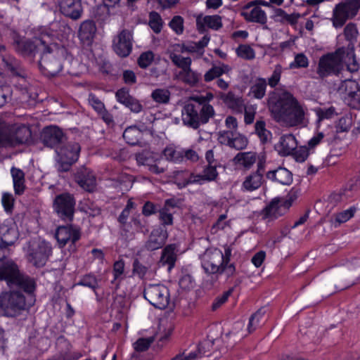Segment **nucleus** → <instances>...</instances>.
<instances>
[{
    "label": "nucleus",
    "mask_w": 360,
    "mask_h": 360,
    "mask_svg": "<svg viewBox=\"0 0 360 360\" xmlns=\"http://www.w3.org/2000/svg\"><path fill=\"white\" fill-rule=\"evenodd\" d=\"M268 106L272 117L277 122L291 127L305 124L306 109L304 105L288 91L271 92Z\"/></svg>",
    "instance_id": "nucleus-1"
},
{
    "label": "nucleus",
    "mask_w": 360,
    "mask_h": 360,
    "mask_svg": "<svg viewBox=\"0 0 360 360\" xmlns=\"http://www.w3.org/2000/svg\"><path fill=\"white\" fill-rule=\"evenodd\" d=\"M347 67V70L351 73L357 72L359 64L356 60L354 53V45L352 43L347 47L342 46L334 52L323 55L319 58L316 73L319 78H324L334 75L338 76Z\"/></svg>",
    "instance_id": "nucleus-2"
},
{
    "label": "nucleus",
    "mask_w": 360,
    "mask_h": 360,
    "mask_svg": "<svg viewBox=\"0 0 360 360\" xmlns=\"http://www.w3.org/2000/svg\"><path fill=\"white\" fill-rule=\"evenodd\" d=\"M10 250L0 244V281H5L10 288H17L31 295L36 288L34 280L20 272L17 264L8 259Z\"/></svg>",
    "instance_id": "nucleus-3"
},
{
    "label": "nucleus",
    "mask_w": 360,
    "mask_h": 360,
    "mask_svg": "<svg viewBox=\"0 0 360 360\" xmlns=\"http://www.w3.org/2000/svg\"><path fill=\"white\" fill-rule=\"evenodd\" d=\"M41 139L43 143L55 150L54 167L61 177L68 172V143L65 134L57 126L44 128Z\"/></svg>",
    "instance_id": "nucleus-4"
},
{
    "label": "nucleus",
    "mask_w": 360,
    "mask_h": 360,
    "mask_svg": "<svg viewBox=\"0 0 360 360\" xmlns=\"http://www.w3.org/2000/svg\"><path fill=\"white\" fill-rule=\"evenodd\" d=\"M34 299L30 296L28 301L25 295L18 290H10L0 294V314L2 316L15 318L28 311Z\"/></svg>",
    "instance_id": "nucleus-5"
},
{
    "label": "nucleus",
    "mask_w": 360,
    "mask_h": 360,
    "mask_svg": "<svg viewBox=\"0 0 360 360\" xmlns=\"http://www.w3.org/2000/svg\"><path fill=\"white\" fill-rule=\"evenodd\" d=\"M223 253L214 248H209L200 256L201 266L207 274H225L228 278L231 277V266H226L223 262Z\"/></svg>",
    "instance_id": "nucleus-6"
},
{
    "label": "nucleus",
    "mask_w": 360,
    "mask_h": 360,
    "mask_svg": "<svg viewBox=\"0 0 360 360\" xmlns=\"http://www.w3.org/2000/svg\"><path fill=\"white\" fill-rule=\"evenodd\" d=\"M52 253L51 245L40 238L33 239L27 244L26 257L33 266L43 267Z\"/></svg>",
    "instance_id": "nucleus-7"
},
{
    "label": "nucleus",
    "mask_w": 360,
    "mask_h": 360,
    "mask_svg": "<svg viewBox=\"0 0 360 360\" xmlns=\"http://www.w3.org/2000/svg\"><path fill=\"white\" fill-rule=\"evenodd\" d=\"M359 9L360 0H345L338 4L333 11V27H342L349 19L357 15Z\"/></svg>",
    "instance_id": "nucleus-8"
},
{
    "label": "nucleus",
    "mask_w": 360,
    "mask_h": 360,
    "mask_svg": "<svg viewBox=\"0 0 360 360\" xmlns=\"http://www.w3.org/2000/svg\"><path fill=\"white\" fill-rule=\"evenodd\" d=\"M143 297L154 307L160 309H165L169 302V289L162 284H149L143 290Z\"/></svg>",
    "instance_id": "nucleus-9"
},
{
    "label": "nucleus",
    "mask_w": 360,
    "mask_h": 360,
    "mask_svg": "<svg viewBox=\"0 0 360 360\" xmlns=\"http://www.w3.org/2000/svg\"><path fill=\"white\" fill-rule=\"evenodd\" d=\"M133 32L127 29L121 30L112 40V50L121 58L129 56L132 51Z\"/></svg>",
    "instance_id": "nucleus-10"
},
{
    "label": "nucleus",
    "mask_w": 360,
    "mask_h": 360,
    "mask_svg": "<svg viewBox=\"0 0 360 360\" xmlns=\"http://www.w3.org/2000/svg\"><path fill=\"white\" fill-rule=\"evenodd\" d=\"M15 49L23 56L33 57L36 53L48 49V45L44 39L35 38L33 41L28 39H18L14 43Z\"/></svg>",
    "instance_id": "nucleus-11"
},
{
    "label": "nucleus",
    "mask_w": 360,
    "mask_h": 360,
    "mask_svg": "<svg viewBox=\"0 0 360 360\" xmlns=\"http://www.w3.org/2000/svg\"><path fill=\"white\" fill-rule=\"evenodd\" d=\"M41 53L39 61L41 72L46 76L56 75L62 70L63 65L52 54L51 48L48 46V49L42 51Z\"/></svg>",
    "instance_id": "nucleus-12"
},
{
    "label": "nucleus",
    "mask_w": 360,
    "mask_h": 360,
    "mask_svg": "<svg viewBox=\"0 0 360 360\" xmlns=\"http://www.w3.org/2000/svg\"><path fill=\"white\" fill-rule=\"evenodd\" d=\"M265 172V160L259 159L257 162V169L255 172L248 175L242 184V188L247 191H253L258 189L264 181Z\"/></svg>",
    "instance_id": "nucleus-13"
},
{
    "label": "nucleus",
    "mask_w": 360,
    "mask_h": 360,
    "mask_svg": "<svg viewBox=\"0 0 360 360\" xmlns=\"http://www.w3.org/2000/svg\"><path fill=\"white\" fill-rule=\"evenodd\" d=\"M74 180L84 191L93 193L96 188L95 176L84 167L77 169L73 174Z\"/></svg>",
    "instance_id": "nucleus-14"
},
{
    "label": "nucleus",
    "mask_w": 360,
    "mask_h": 360,
    "mask_svg": "<svg viewBox=\"0 0 360 360\" xmlns=\"http://www.w3.org/2000/svg\"><path fill=\"white\" fill-rule=\"evenodd\" d=\"M222 27V18L219 15L205 16L199 15L196 17V27L200 34L205 33L207 31V29L217 31Z\"/></svg>",
    "instance_id": "nucleus-15"
},
{
    "label": "nucleus",
    "mask_w": 360,
    "mask_h": 360,
    "mask_svg": "<svg viewBox=\"0 0 360 360\" xmlns=\"http://www.w3.org/2000/svg\"><path fill=\"white\" fill-rule=\"evenodd\" d=\"M291 203L288 201H282L279 198H274L261 212L264 219L274 218L283 214V210L290 207Z\"/></svg>",
    "instance_id": "nucleus-16"
},
{
    "label": "nucleus",
    "mask_w": 360,
    "mask_h": 360,
    "mask_svg": "<svg viewBox=\"0 0 360 360\" xmlns=\"http://www.w3.org/2000/svg\"><path fill=\"white\" fill-rule=\"evenodd\" d=\"M117 101L129 108L132 112L139 113L143 109L141 102L129 94L127 88H121L115 94Z\"/></svg>",
    "instance_id": "nucleus-17"
},
{
    "label": "nucleus",
    "mask_w": 360,
    "mask_h": 360,
    "mask_svg": "<svg viewBox=\"0 0 360 360\" xmlns=\"http://www.w3.org/2000/svg\"><path fill=\"white\" fill-rule=\"evenodd\" d=\"M200 103H188L184 107L182 110V121L185 125L195 129L200 127Z\"/></svg>",
    "instance_id": "nucleus-18"
},
{
    "label": "nucleus",
    "mask_w": 360,
    "mask_h": 360,
    "mask_svg": "<svg viewBox=\"0 0 360 360\" xmlns=\"http://www.w3.org/2000/svg\"><path fill=\"white\" fill-rule=\"evenodd\" d=\"M96 31L97 28L94 21L84 20L79 26L78 37L83 44L89 46L94 41Z\"/></svg>",
    "instance_id": "nucleus-19"
},
{
    "label": "nucleus",
    "mask_w": 360,
    "mask_h": 360,
    "mask_svg": "<svg viewBox=\"0 0 360 360\" xmlns=\"http://www.w3.org/2000/svg\"><path fill=\"white\" fill-rule=\"evenodd\" d=\"M345 87V94L349 105L353 108L360 107V87L359 84L352 79H346L342 85L341 89Z\"/></svg>",
    "instance_id": "nucleus-20"
},
{
    "label": "nucleus",
    "mask_w": 360,
    "mask_h": 360,
    "mask_svg": "<svg viewBox=\"0 0 360 360\" xmlns=\"http://www.w3.org/2000/svg\"><path fill=\"white\" fill-rule=\"evenodd\" d=\"M240 15L247 22H256L262 25L267 22L266 13L259 6H253L250 8H245L243 6Z\"/></svg>",
    "instance_id": "nucleus-21"
},
{
    "label": "nucleus",
    "mask_w": 360,
    "mask_h": 360,
    "mask_svg": "<svg viewBox=\"0 0 360 360\" xmlns=\"http://www.w3.org/2000/svg\"><path fill=\"white\" fill-rule=\"evenodd\" d=\"M167 231H152L144 244V248L150 252L162 248L167 241Z\"/></svg>",
    "instance_id": "nucleus-22"
},
{
    "label": "nucleus",
    "mask_w": 360,
    "mask_h": 360,
    "mask_svg": "<svg viewBox=\"0 0 360 360\" xmlns=\"http://www.w3.org/2000/svg\"><path fill=\"white\" fill-rule=\"evenodd\" d=\"M266 177L269 180L282 185H290L292 182V172L283 167H278L276 169L269 170L266 173Z\"/></svg>",
    "instance_id": "nucleus-23"
},
{
    "label": "nucleus",
    "mask_w": 360,
    "mask_h": 360,
    "mask_svg": "<svg viewBox=\"0 0 360 360\" xmlns=\"http://www.w3.org/2000/svg\"><path fill=\"white\" fill-rule=\"evenodd\" d=\"M297 146V140L291 134H284L281 136L278 143L276 148L279 154L283 156L290 155L296 149Z\"/></svg>",
    "instance_id": "nucleus-24"
},
{
    "label": "nucleus",
    "mask_w": 360,
    "mask_h": 360,
    "mask_svg": "<svg viewBox=\"0 0 360 360\" xmlns=\"http://www.w3.org/2000/svg\"><path fill=\"white\" fill-rule=\"evenodd\" d=\"M176 251L177 245L176 244L167 245L162 250L160 262L163 266L167 265L169 271L175 265L177 259Z\"/></svg>",
    "instance_id": "nucleus-25"
},
{
    "label": "nucleus",
    "mask_w": 360,
    "mask_h": 360,
    "mask_svg": "<svg viewBox=\"0 0 360 360\" xmlns=\"http://www.w3.org/2000/svg\"><path fill=\"white\" fill-rule=\"evenodd\" d=\"M221 98L227 107L236 113H242L245 107L242 97L236 96L233 92L221 96Z\"/></svg>",
    "instance_id": "nucleus-26"
},
{
    "label": "nucleus",
    "mask_w": 360,
    "mask_h": 360,
    "mask_svg": "<svg viewBox=\"0 0 360 360\" xmlns=\"http://www.w3.org/2000/svg\"><path fill=\"white\" fill-rule=\"evenodd\" d=\"M53 207L60 218L66 219L68 218V193L57 195L53 200Z\"/></svg>",
    "instance_id": "nucleus-27"
},
{
    "label": "nucleus",
    "mask_w": 360,
    "mask_h": 360,
    "mask_svg": "<svg viewBox=\"0 0 360 360\" xmlns=\"http://www.w3.org/2000/svg\"><path fill=\"white\" fill-rule=\"evenodd\" d=\"M0 238L3 245L10 246L13 245L18 238V232L15 227L3 225L0 226Z\"/></svg>",
    "instance_id": "nucleus-28"
},
{
    "label": "nucleus",
    "mask_w": 360,
    "mask_h": 360,
    "mask_svg": "<svg viewBox=\"0 0 360 360\" xmlns=\"http://www.w3.org/2000/svg\"><path fill=\"white\" fill-rule=\"evenodd\" d=\"M11 173L13 182V188L15 195H22L25 189V173L20 169L13 167Z\"/></svg>",
    "instance_id": "nucleus-29"
},
{
    "label": "nucleus",
    "mask_w": 360,
    "mask_h": 360,
    "mask_svg": "<svg viewBox=\"0 0 360 360\" xmlns=\"http://www.w3.org/2000/svg\"><path fill=\"white\" fill-rule=\"evenodd\" d=\"M2 60L5 67L13 75L20 77H25V72L20 61L10 56L4 57Z\"/></svg>",
    "instance_id": "nucleus-30"
},
{
    "label": "nucleus",
    "mask_w": 360,
    "mask_h": 360,
    "mask_svg": "<svg viewBox=\"0 0 360 360\" xmlns=\"http://www.w3.org/2000/svg\"><path fill=\"white\" fill-rule=\"evenodd\" d=\"M181 81L190 86H195L201 79L200 73L191 70V66L179 74Z\"/></svg>",
    "instance_id": "nucleus-31"
},
{
    "label": "nucleus",
    "mask_w": 360,
    "mask_h": 360,
    "mask_svg": "<svg viewBox=\"0 0 360 360\" xmlns=\"http://www.w3.org/2000/svg\"><path fill=\"white\" fill-rule=\"evenodd\" d=\"M142 131L135 126L127 127L123 132V139L131 146L139 145L142 138Z\"/></svg>",
    "instance_id": "nucleus-32"
},
{
    "label": "nucleus",
    "mask_w": 360,
    "mask_h": 360,
    "mask_svg": "<svg viewBox=\"0 0 360 360\" xmlns=\"http://www.w3.org/2000/svg\"><path fill=\"white\" fill-rule=\"evenodd\" d=\"M112 272L114 278L111 281V284L114 285L115 290H117L120 288L121 281L124 278V261L122 259H120L114 263Z\"/></svg>",
    "instance_id": "nucleus-33"
},
{
    "label": "nucleus",
    "mask_w": 360,
    "mask_h": 360,
    "mask_svg": "<svg viewBox=\"0 0 360 360\" xmlns=\"http://www.w3.org/2000/svg\"><path fill=\"white\" fill-rule=\"evenodd\" d=\"M233 160L236 163L249 169L256 162L257 154L254 152L238 153L233 158Z\"/></svg>",
    "instance_id": "nucleus-34"
},
{
    "label": "nucleus",
    "mask_w": 360,
    "mask_h": 360,
    "mask_svg": "<svg viewBox=\"0 0 360 360\" xmlns=\"http://www.w3.org/2000/svg\"><path fill=\"white\" fill-rule=\"evenodd\" d=\"M12 144H23L27 143L31 138V131L27 127H19L15 134L12 135Z\"/></svg>",
    "instance_id": "nucleus-35"
},
{
    "label": "nucleus",
    "mask_w": 360,
    "mask_h": 360,
    "mask_svg": "<svg viewBox=\"0 0 360 360\" xmlns=\"http://www.w3.org/2000/svg\"><path fill=\"white\" fill-rule=\"evenodd\" d=\"M162 154L170 162L177 163L184 160V151L178 150L172 146H167L163 150Z\"/></svg>",
    "instance_id": "nucleus-36"
},
{
    "label": "nucleus",
    "mask_w": 360,
    "mask_h": 360,
    "mask_svg": "<svg viewBox=\"0 0 360 360\" xmlns=\"http://www.w3.org/2000/svg\"><path fill=\"white\" fill-rule=\"evenodd\" d=\"M267 82L264 78H258L256 82L250 87V93L254 98L262 99L266 93Z\"/></svg>",
    "instance_id": "nucleus-37"
},
{
    "label": "nucleus",
    "mask_w": 360,
    "mask_h": 360,
    "mask_svg": "<svg viewBox=\"0 0 360 360\" xmlns=\"http://www.w3.org/2000/svg\"><path fill=\"white\" fill-rule=\"evenodd\" d=\"M255 133L262 143H267L271 136L270 131L266 129V123L263 120H257L255 124Z\"/></svg>",
    "instance_id": "nucleus-38"
},
{
    "label": "nucleus",
    "mask_w": 360,
    "mask_h": 360,
    "mask_svg": "<svg viewBox=\"0 0 360 360\" xmlns=\"http://www.w3.org/2000/svg\"><path fill=\"white\" fill-rule=\"evenodd\" d=\"M83 8L80 0H69V18L77 20L82 18Z\"/></svg>",
    "instance_id": "nucleus-39"
},
{
    "label": "nucleus",
    "mask_w": 360,
    "mask_h": 360,
    "mask_svg": "<svg viewBox=\"0 0 360 360\" xmlns=\"http://www.w3.org/2000/svg\"><path fill=\"white\" fill-rule=\"evenodd\" d=\"M81 238V229L73 224H69V241L71 244L69 245V252H75L77 250L75 243Z\"/></svg>",
    "instance_id": "nucleus-40"
},
{
    "label": "nucleus",
    "mask_w": 360,
    "mask_h": 360,
    "mask_svg": "<svg viewBox=\"0 0 360 360\" xmlns=\"http://www.w3.org/2000/svg\"><path fill=\"white\" fill-rule=\"evenodd\" d=\"M170 91L167 89H156L151 94L152 99L158 103H168L170 99Z\"/></svg>",
    "instance_id": "nucleus-41"
},
{
    "label": "nucleus",
    "mask_w": 360,
    "mask_h": 360,
    "mask_svg": "<svg viewBox=\"0 0 360 360\" xmlns=\"http://www.w3.org/2000/svg\"><path fill=\"white\" fill-rule=\"evenodd\" d=\"M264 315V311L262 309H258L255 313L251 315L248 325V330L249 333L254 332L261 325V319Z\"/></svg>",
    "instance_id": "nucleus-42"
},
{
    "label": "nucleus",
    "mask_w": 360,
    "mask_h": 360,
    "mask_svg": "<svg viewBox=\"0 0 360 360\" xmlns=\"http://www.w3.org/2000/svg\"><path fill=\"white\" fill-rule=\"evenodd\" d=\"M148 25L155 33H160L162 30L163 25L162 19L160 15L155 11H151L149 13Z\"/></svg>",
    "instance_id": "nucleus-43"
},
{
    "label": "nucleus",
    "mask_w": 360,
    "mask_h": 360,
    "mask_svg": "<svg viewBox=\"0 0 360 360\" xmlns=\"http://www.w3.org/2000/svg\"><path fill=\"white\" fill-rule=\"evenodd\" d=\"M214 115V110L210 104L200 105L199 111L200 125L205 124L209 122L210 118Z\"/></svg>",
    "instance_id": "nucleus-44"
},
{
    "label": "nucleus",
    "mask_w": 360,
    "mask_h": 360,
    "mask_svg": "<svg viewBox=\"0 0 360 360\" xmlns=\"http://www.w3.org/2000/svg\"><path fill=\"white\" fill-rule=\"evenodd\" d=\"M172 62L178 68H181V71H184L191 65V58L190 57H183L181 55L172 53L169 56Z\"/></svg>",
    "instance_id": "nucleus-45"
},
{
    "label": "nucleus",
    "mask_w": 360,
    "mask_h": 360,
    "mask_svg": "<svg viewBox=\"0 0 360 360\" xmlns=\"http://www.w3.org/2000/svg\"><path fill=\"white\" fill-rule=\"evenodd\" d=\"M238 57L245 60H252L255 58L254 49L248 44H240L236 50Z\"/></svg>",
    "instance_id": "nucleus-46"
},
{
    "label": "nucleus",
    "mask_w": 360,
    "mask_h": 360,
    "mask_svg": "<svg viewBox=\"0 0 360 360\" xmlns=\"http://www.w3.org/2000/svg\"><path fill=\"white\" fill-rule=\"evenodd\" d=\"M201 175H202L205 182L216 181L219 175L217 171V164L206 165Z\"/></svg>",
    "instance_id": "nucleus-47"
},
{
    "label": "nucleus",
    "mask_w": 360,
    "mask_h": 360,
    "mask_svg": "<svg viewBox=\"0 0 360 360\" xmlns=\"http://www.w3.org/2000/svg\"><path fill=\"white\" fill-rule=\"evenodd\" d=\"M155 341L154 337L140 338L134 344V349L138 352H146Z\"/></svg>",
    "instance_id": "nucleus-48"
},
{
    "label": "nucleus",
    "mask_w": 360,
    "mask_h": 360,
    "mask_svg": "<svg viewBox=\"0 0 360 360\" xmlns=\"http://www.w3.org/2000/svg\"><path fill=\"white\" fill-rule=\"evenodd\" d=\"M344 35L345 39L349 41V44L352 43L354 45L353 41L356 39L358 35V30L356 24L353 22L348 23L344 29Z\"/></svg>",
    "instance_id": "nucleus-49"
},
{
    "label": "nucleus",
    "mask_w": 360,
    "mask_h": 360,
    "mask_svg": "<svg viewBox=\"0 0 360 360\" xmlns=\"http://www.w3.org/2000/svg\"><path fill=\"white\" fill-rule=\"evenodd\" d=\"M309 66V59L302 53L295 55L294 61L292 62L289 67L290 69L295 68H306Z\"/></svg>",
    "instance_id": "nucleus-50"
},
{
    "label": "nucleus",
    "mask_w": 360,
    "mask_h": 360,
    "mask_svg": "<svg viewBox=\"0 0 360 360\" xmlns=\"http://www.w3.org/2000/svg\"><path fill=\"white\" fill-rule=\"evenodd\" d=\"M55 238L57 240L59 247H64L68 243V226H58L55 233Z\"/></svg>",
    "instance_id": "nucleus-51"
},
{
    "label": "nucleus",
    "mask_w": 360,
    "mask_h": 360,
    "mask_svg": "<svg viewBox=\"0 0 360 360\" xmlns=\"http://www.w3.org/2000/svg\"><path fill=\"white\" fill-rule=\"evenodd\" d=\"M310 153V149L306 146L296 148L290 155H292L295 160L299 162H303L306 160Z\"/></svg>",
    "instance_id": "nucleus-52"
},
{
    "label": "nucleus",
    "mask_w": 360,
    "mask_h": 360,
    "mask_svg": "<svg viewBox=\"0 0 360 360\" xmlns=\"http://www.w3.org/2000/svg\"><path fill=\"white\" fill-rule=\"evenodd\" d=\"M159 220L163 226H171L173 224V213L167 211L166 208H160L158 210Z\"/></svg>",
    "instance_id": "nucleus-53"
},
{
    "label": "nucleus",
    "mask_w": 360,
    "mask_h": 360,
    "mask_svg": "<svg viewBox=\"0 0 360 360\" xmlns=\"http://www.w3.org/2000/svg\"><path fill=\"white\" fill-rule=\"evenodd\" d=\"M154 60V53L151 51L142 53L137 60V63L141 68L146 69Z\"/></svg>",
    "instance_id": "nucleus-54"
},
{
    "label": "nucleus",
    "mask_w": 360,
    "mask_h": 360,
    "mask_svg": "<svg viewBox=\"0 0 360 360\" xmlns=\"http://www.w3.org/2000/svg\"><path fill=\"white\" fill-rule=\"evenodd\" d=\"M204 183L205 182L201 174H195L193 173H191L188 179H184L182 182L178 183L177 186L179 188H181L187 186L189 184H198L201 185Z\"/></svg>",
    "instance_id": "nucleus-55"
},
{
    "label": "nucleus",
    "mask_w": 360,
    "mask_h": 360,
    "mask_svg": "<svg viewBox=\"0 0 360 360\" xmlns=\"http://www.w3.org/2000/svg\"><path fill=\"white\" fill-rule=\"evenodd\" d=\"M248 144V140L247 137L238 134L237 136H233L230 148L240 150L245 148Z\"/></svg>",
    "instance_id": "nucleus-56"
},
{
    "label": "nucleus",
    "mask_w": 360,
    "mask_h": 360,
    "mask_svg": "<svg viewBox=\"0 0 360 360\" xmlns=\"http://www.w3.org/2000/svg\"><path fill=\"white\" fill-rule=\"evenodd\" d=\"M169 26L176 34H181L184 32V18L180 15L174 16Z\"/></svg>",
    "instance_id": "nucleus-57"
},
{
    "label": "nucleus",
    "mask_w": 360,
    "mask_h": 360,
    "mask_svg": "<svg viewBox=\"0 0 360 360\" xmlns=\"http://www.w3.org/2000/svg\"><path fill=\"white\" fill-rule=\"evenodd\" d=\"M356 212L355 207H350L349 209L341 212L335 215V223L338 225L345 223L350 219Z\"/></svg>",
    "instance_id": "nucleus-58"
},
{
    "label": "nucleus",
    "mask_w": 360,
    "mask_h": 360,
    "mask_svg": "<svg viewBox=\"0 0 360 360\" xmlns=\"http://www.w3.org/2000/svg\"><path fill=\"white\" fill-rule=\"evenodd\" d=\"M231 252H232V250H231V247L227 246L224 249V254H223V257H224L223 262H224V264L225 265V267L226 266L229 267V266H231L230 267L231 269V271H230L231 277L233 276L236 271L235 264L233 263H231Z\"/></svg>",
    "instance_id": "nucleus-59"
},
{
    "label": "nucleus",
    "mask_w": 360,
    "mask_h": 360,
    "mask_svg": "<svg viewBox=\"0 0 360 360\" xmlns=\"http://www.w3.org/2000/svg\"><path fill=\"white\" fill-rule=\"evenodd\" d=\"M134 207V202L131 201V200H129L127 203L122 211L121 214L118 217L117 221L122 225H125L127 222L128 217L130 214L131 210Z\"/></svg>",
    "instance_id": "nucleus-60"
},
{
    "label": "nucleus",
    "mask_w": 360,
    "mask_h": 360,
    "mask_svg": "<svg viewBox=\"0 0 360 360\" xmlns=\"http://www.w3.org/2000/svg\"><path fill=\"white\" fill-rule=\"evenodd\" d=\"M224 72V70L222 68L219 66H214L205 74V81L209 82L215 78L219 77Z\"/></svg>",
    "instance_id": "nucleus-61"
},
{
    "label": "nucleus",
    "mask_w": 360,
    "mask_h": 360,
    "mask_svg": "<svg viewBox=\"0 0 360 360\" xmlns=\"http://www.w3.org/2000/svg\"><path fill=\"white\" fill-rule=\"evenodd\" d=\"M69 149V166L75 163L79 157L81 146L78 143H74Z\"/></svg>",
    "instance_id": "nucleus-62"
},
{
    "label": "nucleus",
    "mask_w": 360,
    "mask_h": 360,
    "mask_svg": "<svg viewBox=\"0 0 360 360\" xmlns=\"http://www.w3.org/2000/svg\"><path fill=\"white\" fill-rule=\"evenodd\" d=\"M234 133L232 131H220L218 133V141L219 143L231 146L232 138Z\"/></svg>",
    "instance_id": "nucleus-63"
},
{
    "label": "nucleus",
    "mask_w": 360,
    "mask_h": 360,
    "mask_svg": "<svg viewBox=\"0 0 360 360\" xmlns=\"http://www.w3.org/2000/svg\"><path fill=\"white\" fill-rule=\"evenodd\" d=\"M89 103L92 106V108L99 113L103 109H105L104 103L94 94L91 93L89 95L88 98Z\"/></svg>",
    "instance_id": "nucleus-64"
}]
</instances>
